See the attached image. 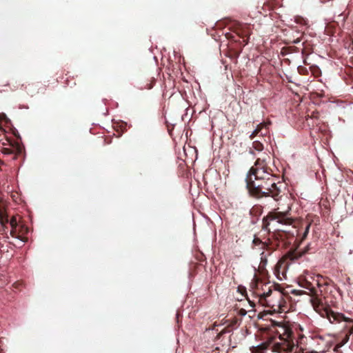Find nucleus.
I'll list each match as a JSON object with an SVG mask.
<instances>
[{
    "label": "nucleus",
    "mask_w": 353,
    "mask_h": 353,
    "mask_svg": "<svg viewBox=\"0 0 353 353\" xmlns=\"http://www.w3.org/2000/svg\"><path fill=\"white\" fill-rule=\"evenodd\" d=\"M246 188L250 196L256 199L270 197L274 201L282 198L283 183L268 165L265 158H258L245 177Z\"/></svg>",
    "instance_id": "obj_1"
},
{
    "label": "nucleus",
    "mask_w": 353,
    "mask_h": 353,
    "mask_svg": "<svg viewBox=\"0 0 353 353\" xmlns=\"http://www.w3.org/2000/svg\"><path fill=\"white\" fill-rule=\"evenodd\" d=\"M298 283L301 287L309 290L307 294L312 297L310 299L312 305L321 316L327 318L331 323L342 321L345 323L344 336L342 341L338 343L334 349V351L338 352L339 349L348 341L350 336L353 333V320L345 317L341 313L334 312L329 307L325 306L319 297V291L314 288L312 281H308L300 276Z\"/></svg>",
    "instance_id": "obj_2"
},
{
    "label": "nucleus",
    "mask_w": 353,
    "mask_h": 353,
    "mask_svg": "<svg viewBox=\"0 0 353 353\" xmlns=\"http://www.w3.org/2000/svg\"><path fill=\"white\" fill-rule=\"evenodd\" d=\"M274 285L263 283L261 281L256 283V293L261 302H265L268 306L280 307L283 294L280 290H272Z\"/></svg>",
    "instance_id": "obj_3"
},
{
    "label": "nucleus",
    "mask_w": 353,
    "mask_h": 353,
    "mask_svg": "<svg viewBox=\"0 0 353 353\" xmlns=\"http://www.w3.org/2000/svg\"><path fill=\"white\" fill-rule=\"evenodd\" d=\"M285 212H280L274 210L270 212L265 216L263 218L262 229L268 232H270V225L272 222L276 221L283 225L292 224L294 219L291 216L290 208Z\"/></svg>",
    "instance_id": "obj_4"
},
{
    "label": "nucleus",
    "mask_w": 353,
    "mask_h": 353,
    "mask_svg": "<svg viewBox=\"0 0 353 353\" xmlns=\"http://www.w3.org/2000/svg\"><path fill=\"white\" fill-rule=\"evenodd\" d=\"M283 334L279 336L281 341L274 343L272 349L277 352H291L294 347L293 332L289 327L281 326Z\"/></svg>",
    "instance_id": "obj_5"
},
{
    "label": "nucleus",
    "mask_w": 353,
    "mask_h": 353,
    "mask_svg": "<svg viewBox=\"0 0 353 353\" xmlns=\"http://www.w3.org/2000/svg\"><path fill=\"white\" fill-rule=\"evenodd\" d=\"M20 219H21V217L18 215H16V216H13L9 220L8 216L0 210V223H1V225L4 228V230L8 228L6 225L8 223H10V225L11 226V230L10 232V236L14 238L20 239L23 241H26V238H22L21 236V235L19 234V233H17V230H18L19 225L20 224Z\"/></svg>",
    "instance_id": "obj_6"
},
{
    "label": "nucleus",
    "mask_w": 353,
    "mask_h": 353,
    "mask_svg": "<svg viewBox=\"0 0 353 353\" xmlns=\"http://www.w3.org/2000/svg\"><path fill=\"white\" fill-rule=\"evenodd\" d=\"M274 238L279 241L280 245L283 248H287L288 245L291 244L292 241L294 239V235L283 230H277L273 233Z\"/></svg>",
    "instance_id": "obj_7"
},
{
    "label": "nucleus",
    "mask_w": 353,
    "mask_h": 353,
    "mask_svg": "<svg viewBox=\"0 0 353 353\" xmlns=\"http://www.w3.org/2000/svg\"><path fill=\"white\" fill-rule=\"evenodd\" d=\"M11 148H3L1 152L5 155L13 154L12 159L15 160L18 156L23 154L24 151V147L22 144L19 142H12L10 143Z\"/></svg>",
    "instance_id": "obj_8"
},
{
    "label": "nucleus",
    "mask_w": 353,
    "mask_h": 353,
    "mask_svg": "<svg viewBox=\"0 0 353 353\" xmlns=\"http://www.w3.org/2000/svg\"><path fill=\"white\" fill-rule=\"evenodd\" d=\"M271 124L270 121L263 122L257 125L256 129L250 135L251 140L260 134V136L264 137L268 133V126Z\"/></svg>",
    "instance_id": "obj_9"
},
{
    "label": "nucleus",
    "mask_w": 353,
    "mask_h": 353,
    "mask_svg": "<svg viewBox=\"0 0 353 353\" xmlns=\"http://www.w3.org/2000/svg\"><path fill=\"white\" fill-rule=\"evenodd\" d=\"M281 246V245H280L279 241L276 240L272 234V236L268 239V241L265 242L264 250L268 251V254L270 255L273 251L279 248Z\"/></svg>",
    "instance_id": "obj_10"
},
{
    "label": "nucleus",
    "mask_w": 353,
    "mask_h": 353,
    "mask_svg": "<svg viewBox=\"0 0 353 353\" xmlns=\"http://www.w3.org/2000/svg\"><path fill=\"white\" fill-rule=\"evenodd\" d=\"M305 251H299L298 248H296L294 250H290L285 256V259L290 260V261H294L301 258L304 254Z\"/></svg>",
    "instance_id": "obj_11"
},
{
    "label": "nucleus",
    "mask_w": 353,
    "mask_h": 353,
    "mask_svg": "<svg viewBox=\"0 0 353 353\" xmlns=\"http://www.w3.org/2000/svg\"><path fill=\"white\" fill-rule=\"evenodd\" d=\"M263 212V207L261 205H254L250 210V215L252 216L251 222L255 223Z\"/></svg>",
    "instance_id": "obj_12"
},
{
    "label": "nucleus",
    "mask_w": 353,
    "mask_h": 353,
    "mask_svg": "<svg viewBox=\"0 0 353 353\" xmlns=\"http://www.w3.org/2000/svg\"><path fill=\"white\" fill-rule=\"evenodd\" d=\"M236 33L241 38L243 39V41L245 43L244 45H246L248 43L249 37L250 34L249 27H241L237 30Z\"/></svg>",
    "instance_id": "obj_13"
},
{
    "label": "nucleus",
    "mask_w": 353,
    "mask_h": 353,
    "mask_svg": "<svg viewBox=\"0 0 353 353\" xmlns=\"http://www.w3.org/2000/svg\"><path fill=\"white\" fill-rule=\"evenodd\" d=\"M312 282L314 284V288L317 286L319 288V292L321 294L322 290L321 289L324 285H327L328 282L325 278L321 275H317V278L316 280L312 279Z\"/></svg>",
    "instance_id": "obj_14"
},
{
    "label": "nucleus",
    "mask_w": 353,
    "mask_h": 353,
    "mask_svg": "<svg viewBox=\"0 0 353 353\" xmlns=\"http://www.w3.org/2000/svg\"><path fill=\"white\" fill-rule=\"evenodd\" d=\"M264 149L263 143L259 140L254 141L252 143V147L250 149V152L254 154V150L256 152H261Z\"/></svg>",
    "instance_id": "obj_15"
},
{
    "label": "nucleus",
    "mask_w": 353,
    "mask_h": 353,
    "mask_svg": "<svg viewBox=\"0 0 353 353\" xmlns=\"http://www.w3.org/2000/svg\"><path fill=\"white\" fill-rule=\"evenodd\" d=\"M10 123V121L6 114L0 112V128H1L3 125H8Z\"/></svg>",
    "instance_id": "obj_16"
},
{
    "label": "nucleus",
    "mask_w": 353,
    "mask_h": 353,
    "mask_svg": "<svg viewBox=\"0 0 353 353\" xmlns=\"http://www.w3.org/2000/svg\"><path fill=\"white\" fill-rule=\"evenodd\" d=\"M28 227L26 226L24 224H22L20 223L18 230H17V233H19V234H20L22 238H24L23 235L26 234L28 233Z\"/></svg>",
    "instance_id": "obj_17"
},
{
    "label": "nucleus",
    "mask_w": 353,
    "mask_h": 353,
    "mask_svg": "<svg viewBox=\"0 0 353 353\" xmlns=\"http://www.w3.org/2000/svg\"><path fill=\"white\" fill-rule=\"evenodd\" d=\"M294 21L296 23L300 24L301 26H308V21L307 19H304L302 17L300 16H296L294 17Z\"/></svg>",
    "instance_id": "obj_18"
},
{
    "label": "nucleus",
    "mask_w": 353,
    "mask_h": 353,
    "mask_svg": "<svg viewBox=\"0 0 353 353\" xmlns=\"http://www.w3.org/2000/svg\"><path fill=\"white\" fill-rule=\"evenodd\" d=\"M310 225H311L310 223H307V225L305 228L303 233L302 234H300L301 242L306 239V237H307V234L309 233Z\"/></svg>",
    "instance_id": "obj_19"
},
{
    "label": "nucleus",
    "mask_w": 353,
    "mask_h": 353,
    "mask_svg": "<svg viewBox=\"0 0 353 353\" xmlns=\"http://www.w3.org/2000/svg\"><path fill=\"white\" fill-rule=\"evenodd\" d=\"M252 243L255 246H261V249L264 250L265 242L262 241L259 238L254 237L252 241Z\"/></svg>",
    "instance_id": "obj_20"
},
{
    "label": "nucleus",
    "mask_w": 353,
    "mask_h": 353,
    "mask_svg": "<svg viewBox=\"0 0 353 353\" xmlns=\"http://www.w3.org/2000/svg\"><path fill=\"white\" fill-rule=\"evenodd\" d=\"M301 276L305 279H307L308 281H312V279L316 280L317 278V275H312L308 273H307L305 275H301Z\"/></svg>",
    "instance_id": "obj_21"
},
{
    "label": "nucleus",
    "mask_w": 353,
    "mask_h": 353,
    "mask_svg": "<svg viewBox=\"0 0 353 353\" xmlns=\"http://www.w3.org/2000/svg\"><path fill=\"white\" fill-rule=\"evenodd\" d=\"M268 254H265V252H262L261 254V262L265 264L267 263V256Z\"/></svg>",
    "instance_id": "obj_22"
},
{
    "label": "nucleus",
    "mask_w": 353,
    "mask_h": 353,
    "mask_svg": "<svg viewBox=\"0 0 353 353\" xmlns=\"http://www.w3.org/2000/svg\"><path fill=\"white\" fill-rule=\"evenodd\" d=\"M294 294H296V295H302L303 294H307L308 292H306L303 290H293V292H292Z\"/></svg>",
    "instance_id": "obj_23"
},
{
    "label": "nucleus",
    "mask_w": 353,
    "mask_h": 353,
    "mask_svg": "<svg viewBox=\"0 0 353 353\" xmlns=\"http://www.w3.org/2000/svg\"><path fill=\"white\" fill-rule=\"evenodd\" d=\"M238 314H239L240 316H243L246 315V314H247V311H246L245 309L241 308V309H240V310H239Z\"/></svg>",
    "instance_id": "obj_24"
},
{
    "label": "nucleus",
    "mask_w": 353,
    "mask_h": 353,
    "mask_svg": "<svg viewBox=\"0 0 353 353\" xmlns=\"http://www.w3.org/2000/svg\"><path fill=\"white\" fill-rule=\"evenodd\" d=\"M314 118V119H317L319 117V113L318 112H313L312 115L310 117L309 115H307V118L306 119V120H308V118Z\"/></svg>",
    "instance_id": "obj_25"
},
{
    "label": "nucleus",
    "mask_w": 353,
    "mask_h": 353,
    "mask_svg": "<svg viewBox=\"0 0 353 353\" xmlns=\"http://www.w3.org/2000/svg\"><path fill=\"white\" fill-rule=\"evenodd\" d=\"M153 87V84L152 83H150V84H148L147 86H145L144 88H146V89H151Z\"/></svg>",
    "instance_id": "obj_26"
},
{
    "label": "nucleus",
    "mask_w": 353,
    "mask_h": 353,
    "mask_svg": "<svg viewBox=\"0 0 353 353\" xmlns=\"http://www.w3.org/2000/svg\"><path fill=\"white\" fill-rule=\"evenodd\" d=\"M236 323H237V320L234 319L233 323H232V325H233L236 324Z\"/></svg>",
    "instance_id": "obj_27"
},
{
    "label": "nucleus",
    "mask_w": 353,
    "mask_h": 353,
    "mask_svg": "<svg viewBox=\"0 0 353 353\" xmlns=\"http://www.w3.org/2000/svg\"><path fill=\"white\" fill-rule=\"evenodd\" d=\"M299 41H300V40H299V39H296V41H294V42L295 43H299Z\"/></svg>",
    "instance_id": "obj_28"
},
{
    "label": "nucleus",
    "mask_w": 353,
    "mask_h": 353,
    "mask_svg": "<svg viewBox=\"0 0 353 353\" xmlns=\"http://www.w3.org/2000/svg\"><path fill=\"white\" fill-rule=\"evenodd\" d=\"M298 69H299V72H301V70H303V68H299Z\"/></svg>",
    "instance_id": "obj_29"
},
{
    "label": "nucleus",
    "mask_w": 353,
    "mask_h": 353,
    "mask_svg": "<svg viewBox=\"0 0 353 353\" xmlns=\"http://www.w3.org/2000/svg\"><path fill=\"white\" fill-rule=\"evenodd\" d=\"M222 334V332L219 333L218 336L219 337Z\"/></svg>",
    "instance_id": "obj_30"
}]
</instances>
